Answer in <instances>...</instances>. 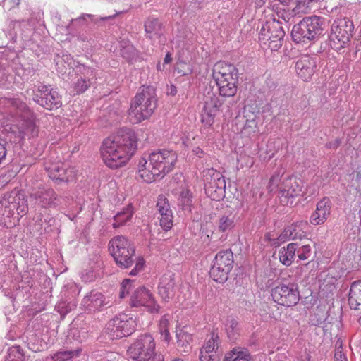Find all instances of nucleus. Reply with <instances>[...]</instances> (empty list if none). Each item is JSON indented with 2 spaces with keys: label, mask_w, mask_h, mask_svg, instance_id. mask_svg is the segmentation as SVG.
Segmentation results:
<instances>
[{
  "label": "nucleus",
  "mask_w": 361,
  "mask_h": 361,
  "mask_svg": "<svg viewBox=\"0 0 361 361\" xmlns=\"http://www.w3.org/2000/svg\"><path fill=\"white\" fill-rule=\"evenodd\" d=\"M176 154L169 150H158L145 154L139 161V175L147 183H152L157 177H164L174 167Z\"/></svg>",
  "instance_id": "f03ea898"
},
{
  "label": "nucleus",
  "mask_w": 361,
  "mask_h": 361,
  "mask_svg": "<svg viewBox=\"0 0 361 361\" xmlns=\"http://www.w3.org/2000/svg\"><path fill=\"white\" fill-rule=\"evenodd\" d=\"M120 54L128 62H131L136 60L138 56V51L129 42L123 40L121 42Z\"/></svg>",
  "instance_id": "2f4dec72"
},
{
  "label": "nucleus",
  "mask_w": 361,
  "mask_h": 361,
  "mask_svg": "<svg viewBox=\"0 0 361 361\" xmlns=\"http://www.w3.org/2000/svg\"><path fill=\"white\" fill-rule=\"evenodd\" d=\"M302 181L295 176H288L283 178L279 186L281 196L286 199L294 198L302 194Z\"/></svg>",
  "instance_id": "6ab92c4d"
},
{
  "label": "nucleus",
  "mask_w": 361,
  "mask_h": 361,
  "mask_svg": "<svg viewBox=\"0 0 361 361\" xmlns=\"http://www.w3.org/2000/svg\"><path fill=\"white\" fill-rule=\"evenodd\" d=\"M129 305L131 307H144L150 313H158L160 310L159 305L145 286H140L134 290L130 295Z\"/></svg>",
  "instance_id": "ddd939ff"
},
{
  "label": "nucleus",
  "mask_w": 361,
  "mask_h": 361,
  "mask_svg": "<svg viewBox=\"0 0 361 361\" xmlns=\"http://www.w3.org/2000/svg\"><path fill=\"white\" fill-rule=\"evenodd\" d=\"M199 359L200 361H219L216 353H204L202 350H200Z\"/></svg>",
  "instance_id": "864d4df0"
},
{
  "label": "nucleus",
  "mask_w": 361,
  "mask_h": 361,
  "mask_svg": "<svg viewBox=\"0 0 361 361\" xmlns=\"http://www.w3.org/2000/svg\"><path fill=\"white\" fill-rule=\"evenodd\" d=\"M354 44L355 47V53L361 51V28L358 37L355 39Z\"/></svg>",
  "instance_id": "bf43d9fd"
},
{
  "label": "nucleus",
  "mask_w": 361,
  "mask_h": 361,
  "mask_svg": "<svg viewBox=\"0 0 361 361\" xmlns=\"http://www.w3.org/2000/svg\"><path fill=\"white\" fill-rule=\"evenodd\" d=\"M296 250L298 244L294 243H289L286 247H282L279 251L280 262L286 266H290L295 259Z\"/></svg>",
  "instance_id": "c756f323"
},
{
  "label": "nucleus",
  "mask_w": 361,
  "mask_h": 361,
  "mask_svg": "<svg viewBox=\"0 0 361 361\" xmlns=\"http://www.w3.org/2000/svg\"><path fill=\"white\" fill-rule=\"evenodd\" d=\"M316 68V61L314 59L304 56L298 59L295 64V71L298 76L304 81L311 78L314 73Z\"/></svg>",
  "instance_id": "5701e85b"
},
{
  "label": "nucleus",
  "mask_w": 361,
  "mask_h": 361,
  "mask_svg": "<svg viewBox=\"0 0 361 361\" xmlns=\"http://www.w3.org/2000/svg\"><path fill=\"white\" fill-rule=\"evenodd\" d=\"M6 127H8V128H5L7 131V138L11 142L17 143L24 139L25 133L22 131L20 126L11 125Z\"/></svg>",
  "instance_id": "e433bc0d"
},
{
  "label": "nucleus",
  "mask_w": 361,
  "mask_h": 361,
  "mask_svg": "<svg viewBox=\"0 0 361 361\" xmlns=\"http://www.w3.org/2000/svg\"><path fill=\"white\" fill-rule=\"evenodd\" d=\"M285 31L279 21L267 22L260 30L259 39L264 44L268 43L271 51H277L282 46Z\"/></svg>",
  "instance_id": "f8f14e48"
},
{
  "label": "nucleus",
  "mask_w": 361,
  "mask_h": 361,
  "mask_svg": "<svg viewBox=\"0 0 361 361\" xmlns=\"http://www.w3.org/2000/svg\"><path fill=\"white\" fill-rule=\"evenodd\" d=\"M307 226V221H298L284 229L283 235L292 240H301L306 236L305 230Z\"/></svg>",
  "instance_id": "a878e982"
},
{
  "label": "nucleus",
  "mask_w": 361,
  "mask_h": 361,
  "mask_svg": "<svg viewBox=\"0 0 361 361\" xmlns=\"http://www.w3.org/2000/svg\"><path fill=\"white\" fill-rule=\"evenodd\" d=\"M331 205L329 197H325L319 200L317 204L315 211L310 217V222L315 226L323 224L330 216Z\"/></svg>",
  "instance_id": "4be33fe9"
},
{
  "label": "nucleus",
  "mask_w": 361,
  "mask_h": 361,
  "mask_svg": "<svg viewBox=\"0 0 361 361\" xmlns=\"http://www.w3.org/2000/svg\"><path fill=\"white\" fill-rule=\"evenodd\" d=\"M133 214V206L131 204H129L122 211L118 212L116 215L114 216V222L112 224L113 227L114 228H117L125 224L131 219Z\"/></svg>",
  "instance_id": "473e14b6"
},
{
  "label": "nucleus",
  "mask_w": 361,
  "mask_h": 361,
  "mask_svg": "<svg viewBox=\"0 0 361 361\" xmlns=\"http://www.w3.org/2000/svg\"><path fill=\"white\" fill-rule=\"evenodd\" d=\"M250 355L246 350L238 349H233L225 357V361H250Z\"/></svg>",
  "instance_id": "ea45409f"
},
{
  "label": "nucleus",
  "mask_w": 361,
  "mask_h": 361,
  "mask_svg": "<svg viewBox=\"0 0 361 361\" xmlns=\"http://www.w3.org/2000/svg\"><path fill=\"white\" fill-rule=\"evenodd\" d=\"M49 176L56 183L68 182L74 179L75 173L73 169L68 168L63 163H56L48 168Z\"/></svg>",
  "instance_id": "412c9836"
},
{
  "label": "nucleus",
  "mask_w": 361,
  "mask_h": 361,
  "mask_svg": "<svg viewBox=\"0 0 361 361\" xmlns=\"http://www.w3.org/2000/svg\"><path fill=\"white\" fill-rule=\"evenodd\" d=\"M33 100L49 110L54 108L58 109L61 105V97L59 93L44 85L38 87L37 92L34 94Z\"/></svg>",
  "instance_id": "4468645a"
},
{
  "label": "nucleus",
  "mask_w": 361,
  "mask_h": 361,
  "mask_svg": "<svg viewBox=\"0 0 361 361\" xmlns=\"http://www.w3.org/2000/svg\"><path fill=\"white\" fill-rule=\"evenodd\" d=\"M137 141L135 133L127 128H123L115 135L106 138L100 148L105 164L112 169L124 166L135 154Z\"/></svg>",
  "instance_id": "f257e3e1"
},
{
  "label": "nucleus",
  "mask_w": 361,
  "mask_h": 361,
  "mask_svg": "<svg viewBox=\"0 0 361 361\" xmlns=\"http://www.w3.org/2000/svg\"><path fill=\"white\" fill-rule=\"evenodd\" d=\"M204 190L212 200L219 201L225 196L226 181L222 174L214 169L204 171Z\"/></svg>",
  "instance_id": "9b49d317"
},
{
  "label": "nucleus",
  "mask_w": 361,
  "mask_h": 361,
  "mask_svg": "<svg viewBox=\"0 0 361 361\" xmlns=\"http://www.w3.org/2000/svg\"><path fill=\"white\" fill-rule=\"evenodd\" d=\"M223 102L215 94L208 92L204 100V106L202 113V122L206 126H211L214 118L220 111Z\"/></svg>",
  "instance_id": "f3484780"
},
{
  "label": "nucleus",
  "mask_w": 361,
  "mask_h": 361,
  "mask_svg": "<svg viewBox=\"0 0 361 361\" xmlns=\"http://www.w3.org/2000/svg\"><path fill=\"white\" fill-rule=\"evenodd\" d=\"M220 343V338L217 333L212 332L211 338L206 342L205 345L200 349L204 353H216L215 349H218Z\"/></svg>",
  "instance_id": "79ce46f5"
},
{
  "label": "nucleus",
  "mask_w": 361,
  "mask_h": 361,
  "mask_svg": "<svg viewBox=\"0 0 361 361\" xmlns=\"http://www.w3.org/2000/svg\"><path fill=\"white\" fill-rule=\"evenodd\" d=\"M353 31V23L348 18L336 19L331 25L329 35L330 47L337 51L346 47L349 44Z\"/></svg>",
  "instance_id": "1a4fd4ad"
},
{
  "label": "nucleus",
  "mask_w": 361,
  "mask_h": 361,
  "mask_svg": "<svg viewBox=\"0 0 361 361\" xmlns=\"http://www.w3.org/2000/svg\"><path fill=\"white\" fill-rule=\"evenodd\" d=\"M226 331L230 341H236L240 335L238 322L233 317H228L226 320Z\"/></svg>",
  "instance_id": "c9c22d12"
},
{
  "label": "nucleus",
  "mask_w": 361,
  "mask_h": 361,
  "mask_svg": "<svg viewBox=\"0 0 361 361\" xmlns=\"http://www.w3.org/2000/svg\"><path fill=\"white\" fill-rule=\"evenodd\" d=\"M4 2L8 5L9 8L11 9L17 7L20 3V0H4Z\"/></svg>",
  "instance_id": "052dcab7"
},
{
  "label": "nucleus",
  "mask_w": 361,
  "mask_h": 361,
  "mask_svg": "<svg viewBox=\"0 0 361 361\" xmlns=\"http://www.w3.org/2000/svg\"><path fill=\"white\" fill-rule=\"evenodd\" d=\"M164 63H169L171 61V57L169 53H168L164 57Z\"/></svg>",
  "instance_id": "338daca9"
},
{
  "label": "nucleus",
  "mask_w": 361,
  "mask_h": 361,
  "mask_svg": "<svg viewBox=\"0 0 361 361\" xmlns=\"http://www.w3.org/2000/svg\"><path fill=\"white\" fill-rule=\"evenodd\" d=\"M169 319L168 318V315L162 316L159 321V331L163 338V340L168 343L171 338L169 331Z\"/></svg>",
  "instance_id": "37998d69"
},
{
  "label": "nucleus",
  "mask_w": 361,
  "mask_h": 361,
  "mask_svg": "<svg viewBox=\"0 0 361 361\" xmlns=\"http://www.w3.org/2000/svg\"><path fill=\"white\" fill-rule=\"evenodd\" d=\"M133 282V281L129 279H126L123 281L119 293L120 298H125V296L129 293L130 288L131 287V283Z\"/></svg>",
  "instance_id": "603ef678"
},
{
  "label": "nucleus",
  "mask_w": 361,
  "mask_h": 361,
  "mask_svg": "<svg viewBox=\"0 0 361 361\" xmlns=\"http://www.w3.org/2000/svg\"><path fill=\"white\" fill-rule=\"evenodd\" d=\"M145 31L150 39L159 38L162 35V23L158 18L149 17L145 21Z\"/></svg>",
  "instance_id": "bb28decb"
},
{
  "label": "nucleus",
  "mask_w": 361,
  "mask_h": 361,
  "mask_svg": "<svg viewBox=\"0 0 361 361\" xmlns=\"http://www.w3.org/2000/svg\"><path fill=\"white\" fill-rule=\"evenodd\" d=\"M234 226L233 217L231 216H223L219 219V230L225 232L231 230Z\"/></svg>",
  "instance_id": "49530a36"
},
{
  "label": "nucleus",
  "mask_w": 361,
  "mask_h": 361,
  "mask_svg": "<svg viewBox=\"0 0 361 361\" xmlns=\"http://www.w3.org/2000/svg\"><path fill=\"white\" fill-rule=\"evenodd\" d=\"M192 195L188 190L183 191L180 195L179 202L184 210L190 209Z\"/></svg>",
  "instance_id": "09e8293b"
},
{
  "label": "nucleus",
  "mask_w": 361,
  "mask_h": 361,
  "mask_svg": "<svg viewBox=\"0 0 361 361\" xmlns=\"http://www.w3.org/2000/svg\"><path fill=\"white\" fill-rule=\"evenodd\" d=\"M192 151H193L194 154L200 158L202 157V156L204 154L203 150L201 148H200L199 147L194 148Z\"/></svg>",
  "instance_id": "0e129e2a"
},
{
  "label": "nucleus",
  "mask_w": 361,
  "mask_h": 361,
  "mask_svg": "<svg viewBox=\"0 0 361 361\" xmlns=\"http://www.w3.org/2000/svg\"><path fill=\"white\" fill-rule=\"evenodd\" d=\"M4 361H25V355L20 346L13 345L9 348Z\"/></svg>",
  "instance_id": "a19ab883"
},
{
  "label": "nucleus",
  "mask_w": 361,
  "mask_h": 361,
  "mask_svg": "<svg viewBox=\"0 0 361 361\" xmlns=\"http://www.w3.org/2000/svg\"><path fill=\"white\" fill-rule=\"evenodd\" d=\"M79 71L81 75L76 77L71 85L75 94L84 93L91 85L92 80H96V73L94 69L82 66Z\"/></svg>",
  "instance_id": "a211bd4d"
},
{
  "label": "nucleus",
  "mask_w": 361,
  "mask_h": 361,
  "mask_svg": "<svg viewBox=\"0 0 361 361\" xmlns=\"http://www.w3.org/2000/svg\"><path fill=\"white\" fill-rule=\"evenodd\" d=\"M30 197L42 208L56 207L58 205L57 194L52 188H39L30 195Z\"/></svg>",
  "instance_id": "aec40b11"
},
{
  "label": "nucleus",
  "mask_w": 361,
  "mask_h": 361,
  "mask_svg": "<svg viewBox=\"0 0 361 361\" xmlns=\"http://www.w3.org/2000/svg\"><path fill=\"white\" fill-rule=\"evenodd\" d=\"M27 347L33 352L42 351L44 348L42 340L32 331L27 332Z\"/></svg>",
  "instance_id": "58836bf2"
},
{
  "label": "nucleus",
  "mask_w": 361,
  "mask_h": 361,
  "mask_svg": "<svg viewBox=\"0 0 361 361\" xmlns=\"http://www.w3.org/2000/svg\"><path fill=\"white\" fill-rule=\"evenodd\" d=\"M279 180H280V176H279V173H276V174H274L270 180H269V188H270V190L272 191L274 190V188H279V186L280 185L279 184Z\"/></svg>",
  "instance_id": "6e6d98bb"
},
{
  "label": "nucleus",
  "mask_w": 361,
  "mask_h": 361,
  "mask_svg": "<svg viewBox=\"0 0 361 361\" xmlns=\"http://www.w3.org/2000/svg\"><path fill=\"white\" fill-rule=\"evenodd\" d=\"M155 343L149 334L140 336L128 348L129 358L133 361H149L154 355H159L154 351Z\"/></svg>",
  "instance_id": "9d476101"
},
{
  "label": "nucleus",
  "mask_w": 361,
  "mask_h": 361,
  "mask_svg": "<svg viewBox=\"0 0 361 361\" xmlns=\"http://www.w3.org/2000/svg\"><path fill=\"white\" fill-rule=\"evenodd\" d=\"M99 276V270L90 268L86 269L82 274V279L85 282H91L94 281L97 277Z\"/></svg>",
  "instance_id": "de8ad7c7"
},
{
  "label": "nucleus",
  "mask_w": 361,
  "mask_h": 361,
  "mask_svg": "<svg viewBox=\"0 0 361 361\" xmlns=\"http://www.w3.org/2000/svg\"><path fill=\"white\" fill-rule=\"evenodd\" d=\"M326 28V19L313 15L305 17L295 24L291 31V37L295 43H308L316 41L324 35Z\"/></svg>",
  "instance_id": "423d86ee"
},
{
  "label": "nucleus",
  "mask_w": 361,
  "mask_h": 361,
  "mask_svg": "<svg viewBox=\"0 0 361 361\" xmlns=\"http://www.w3.org/2000/svg\"><path fill=\"white\" fill-rule=\"evenodd\" d=\"M109 251L116 265L121 269H128L135 262L130 275L136 276L143 269L144 259L136 257L134 245L124 236L118 235L111 239L109 242Z\"/></svg>",
  "instance_id": "7ed1b4c3"
},
{
  "label": "nucleus",
  "mask_w": 361,
  "mask_h": 361,
  "mask_svg": "<svg viewBox=\"0 0 361 361\" xmlns=\"http://www.w3.org/2000/svg\"><path fill=\"white\" fill-rule=\"evenodd\" d=\"M77 355L78 352L72 350L59 351L47 357V361H72L73 357Z\"/></svg>",
  "instance_id": "c03bdc74"
},
{
  "label": "nucleus",
  "mask_w": 361,
  "mask_h": 361,
  "mask_svg": "<svg viewBox=\"0 0 361 361\" xmlns=\"http://www.w3.org/2000/svg\"><path fill=\"white\" fill-rule=\"evenodd\" d=\"M111 326L113 336L116 338L128 336L135 330V320L129 315L121 313L116 316L109 324Z\"/></svg>",
  "instance_id": "2eb2a0df"
},
{
  "label": "nucleus",
  "mask_w": 361,
  "mask_h": 361,
  "mask_svg": "<svg viewBox=\"0 0 361 361\" xmlns=\"http://www.w3.org/2000/svg\"><path fill=\"white\" fill-rule=\"evenodd\" d=\"M176 338L178 350L182 354L190 353L192 348L190 345L192 334L180 329L176 331Z\"/></svg>",
  "instance_id": "c85d7f7f"
},
{
  "label": "nucleus",
  "mask_w": 361,
  "mask_h": 361,
  "mask_svg": "<svg viewBox=\"0 0 361 361\" xmlns=\"http://www.w3.org/2000/svg\"><path fill=\"white\" fill-rule=\"evenodd\" d=\"M229 267L224 268L213 263L210 269V276L216 281L224 283L228 279V274L230 273Z\"/></svg>",
  "instance_id": "f704fd0d"
},
{
  "label": "nucleus",
  "mask_w": 361,
  "mask_h": 361,
  "mask_svg": "<svg viewBox=\"0 0 361 361\" xmlns=\"http://www.w3.org/2000/svg\"><path fill=\"white\" fill-rule=\"evenodd\" d=\"M334 361H348L346 355L343 352H341V349L339 350V348L335 350Z\"/></svg>",
  "instance_id": "13d9d810"
},
{
  "label": "nucleus",
  "mask_w": 361,
  "mask_h": 361,
  "mask_svg": "<svg viewBox=\"0 0 361 361\" xmlns=\"http://www.w3.org/2000/svg\"><path fill=\"white\" fill-rule=\"evenodd\" d=\"M177 93V88L175 85H171L167 89V94L174 96Z\"/></svg>",
  "instance_id": "680f3d73"
},
{
  "label": "nucleus",
  "mask_w": 361,
  "mask_h": 361,
  "mask_svg": "<svg viewBox=\"0 0 361 361\" xmlns=\"http://www.w3.org/2000/svg\"><path fill=\"white\" fill-rule=\"evenodd\" d=\"M122 11H116L114 13L109 15L107 16H103L96 18L94 15L92 14H82L81 16L72 20V26H75L79 24H85L86 17L90 18V20L94 23H97L99 21H106L114 19L118 15L122 13Z\"/></svg>",
  "instance_id": "72a5a7b5"
},
{
  "label": "nucleus",
  "mask_w": 361,
  "mask_h": 361,
  "mask_svg": "<svg viewBox=\"0 0 361 361\" xmlns=\"http://www.w3.org/2000/svg\"><path fill=\"white\" fill-rule=\"evenodd\" d=\"M6 144L7 142L5 140L0 138V164L5 159L6 156Z\"/></svg>",
  "instance_id": "4d7b16f0"
},
{
  "label": "nucleus",
  "mask_w": 361,
  "mask_h": 361,
  "mask_svg": "<svg viewBox=\"0 0 361 361\" xmlns=\"http://www.w3.org/2000/svg\"><path fill=\"white\" fill-rule=\"evenodd\" d=\"M213 78L216 82L238 83V70L231 63L217 62L213 69Z\"/></svg>",
  "instance_id": "dca6fc26"
},
{
  "label": "nucleus",
  "mask_w": 361,
  "mask_h": 361,
  "mask_svg": "<svg viewBox=\"0 0 361 361\" xmlns=\"http://www.w3.org/2000/svg\"><path fill=\"white\" fill-rule=\"evenodd\" d=\"M319 1V0H297L296 8L302 12L306 13L307 11L310 9L311 4Z\"/></svg>",
  "instance_id": "5fc2aeb1"
},
{
  "label": "nucleus",
  "mask_w": 361,
  "mask_h": 361,
  "mask_svg": "<svg viewBox=\"0 0 361 361\" xmlns=\"http://www.w3.org/2000/svg\"><path fill=\"white\" fill-rule=\"evenodd\" d=\"M218 89L219 95L224 97H233L238 90V83L229 82V81L226 82H216Z\"/></svg>",
  "instance_id": "4c0bfd02"
},
{
  "label": "nucleus",
  "mask_w": 361,
  "mask_h": 361,
  "mask_svg": "<svg viewBox=\"0 0 361 361\" xmlns=\"http://www.w3.org/2000/svg\"><path fill=\"white\" fill-rule=\"evenodd\" d=\"M1 104L6 107V113L11 118L20 119V127L25 133V137L37 135L38 130L35 123L34 113L25 102L19 98H6L1 101Z\"/></svg>",
  "instance_id": "0eeeda50"
},
{
  "label": "nucleus",
  "mask_w": 361,
  "mask_h": 361,
  "mask_svg": "<svg viewBox=\"0 0 361 361\" xmlns=\"http://www.w3.org/2000/svg\"><path fill=\"white\" fill-rule=\"evenodd\" d=\"M233 254L231 250H226L219 252L214 258V263L224 268L229 267L231 271L233 265Z\"/></svg>",
  "instance_id": "7c9ffc66"
},
{
  "label": "nucleus",
  "mask_w": 361,
  "mask_h": 361,
  "mask_svg": "<svg viewBox=\"0 0 361 361\" xmlns=\"http://www.w3.org/2000/svg\"><path fill=\"white\" fill-rule=\"evenodd\" d=\"M348 303L351 309L361 310V281L352 283L350 289Z\"/></svg>",
  "instance_id": "cd10ccee"
},
{
  "label": "nucleus",
  "mask_w": 361,
  "mask_h": 361,
  "mask_svg": "<svg viewBox=\"0 0 361 361\" xmlns=\"http://www.w3.org/2000/svg\"><path fill=\"white\" fill-rule=\"evenodd\" d=\"M341 145V141L338 139L334 140V142H329L326 145L328 148H337Z\"/></svg>",
  "instance_id": "e2e57ef3"
},
{
  "label": "nucleus",
  "mask_w": 361,
  "mask_h": 361,
  "mask_svg": "<svg viewBox=\"0 0 361 361\" xmlns=\"http://www.w3.org/2000/svg\"><path fill=\"white\" fill-rule=\"evenodd\" d=\"M160 226L166 231L170 230L173 226L172 214H166L165 215H161L160 218Z\"/></svg>",
  "instance_id": "3c124183"
},
{
  "label": "nucleus",
  "mask_w": 361,
  "mask_h": 361,
  "mask_svg": "<svg viewBox=\"0 0 361 361\" xmlns=\"http://www.w3.org/2000/svg\"><path fill=\"white\" fill-rule=\"evenodd\" d=\"M156 207L160 216L166 214H172L168 201H166V199L163 196L159 197Z\"/></svg>",
  "instance_id": "a18cd8bd"
},
{
  "label": "nucleus",
  "mask_w": 361,
  "mask_h": 361,
  "mask_svg": "<svg viewBox=\"0 0 361 361\" xmlns=\"http://www.w3.org/2000/svg\"><path fill=\"white\" fill-rule=\"evenodd\" d=\"M157 106L156 90L151 85H142L133 98L128 110L131 123H139L148 119Z\"/></svg>",
  "instance_id": "20e7f679"
},
{
  "label": "nucleus",
  "mask_w": 361,
  "mask_h": 361,
  "mask_svg": "<svg viewBox=\"0 0 361 361\" xmlns=\"http://www.w3.org/2000/svg\"><path fill=\"white\" fill-rule=\"evenodd\" d=\"M286 356L283 355H279L275 361H286Z\"/></svg>",
  "instance_id": "774afa93"
},
{
  "label": "nucleus",
  "mask_w": 361,
  "mask_h": 361,
  "mask_svg": "<svg viewBox=\"0 0 361 361\" xmlns=\"http://www.w3.org/2000/svg\"><path fill=\"white\" fill-rule=\"evenodd\" d=\"M272 300L281 306L292 307L300 299L298 284L295 280L283 279L271 288Z\"/></svg>",
  "instance_id": "6e6552de"
},
{
  "label": "nucleus",
  "mask_w": 361,
  "mask_h": 361,
  "mask_svg": "<svg viewBox=\"0 0 361 361\" xmlns=\"http://www.w3.org/2000/svg\"><path fill=\"white\" fill-rule=\"evenodd\" d=\"M342 341L340 340H338L336 343V349H338L339 348V350L341 349V352H343V346H342Z\"/></svg>",
  "instance_id": "69168bd1"
},
{
  "label": "nucleus",
  "mask_w": 361,
  "mask_h": 361,
  "mask_svg": "<svg viewBox=\"0 0 361 361\" xmlns=\"http://www.w3.org/2000/svg\"><path fill=\"white\" fill-rule=\"evenodd\" d=\"M175 279L174 274L168 273L164 274L159 284V294L164 300H169L174 295Z\"/></svg>",
  "instance_id": "393cba45"
},
{
  "label": "nucleus",
  "mask_w": 361,
  "mask_h": 361,
  "mask_svg": "<svg viewBox=\"0 0 361 361\" xmlns=\"http://www.w3.org/2000/svg\"><path fill=\"white\" fill-rule=\"evenodd\" d=\"M27 211V201L20 191L6 193L0 201V221H4L5 224L15 225Z\"/></svg>",
  "instance_id": "39448f33"
},
{
  "label": "nucleus",
  "mask_w": 361,
  "mask_h": 361,
  "mask_svg": "<svg viewBox=\"0 0 361 361\" xmlns=\"http://www.w3.org/2000/svg\"><path fill=\"white\" fill-rule=\"evenodd\" d=\"M296 252L300 260H306L310 257L312 250L309 245H305L300 247L298 245V250H296Z\"/></svg>",
  "instance_id": "8fccbe9b"
},
{
  "label": "nucleus",
  "mask_w": 361,
  "mask_h": 361,
  "mask_svg": "<svg viewBox=\"0 0 361 361\" xmlns=\"http://www.w3.org/2000/svg\"><path fill=\"white\" fill-rule=\"evenodd\" d=\"M82 305L90 311H100L104 306H110L109 302H106L105 297L101 293L94 290L83 298Z\"/></svg>",
  "instance_id": "b1692460"
}]
</instances>
